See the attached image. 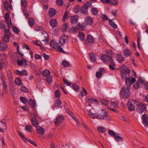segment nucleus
I'll return each instance as SVG.
<instances>
[{
	"instance_id": "nucleus-56",
	"label": "nucleus",
	"mask_w": 148,
	"mask_h": 148,
	"mask_svg": "<svg viewBox=\"0 0 148 148\" xmlns=\"http://www.w3.org/2000/svg\"><path fill=\"white\" fill-rule=\"evenodd\" d=\"M134 87L135 89H138L139 87L140 83L138 81H137L134 84Z\"/></svg>"
},
{
	"instance_id": "nucleus-45",
	"label": "nucleus",
	"mask_w": 148,
	"mask_h": 148,
	"mask_svg": "<svg viewBox=\"0 0 148 148\" xmlns=\"http://www.w3.org/2000/svg\"><path fill=\"white\" fill-rule=\"evenodd\" d=\"M102 103L105 106H107L110 103V101L107 99H103L101 100Z\"/></svg>"
},
{
	"instance_id": "nucleus-48",
	"label": "nucleus",
	"mask_w": 148,
	"mask_h": 148,
	"mask_svg": "<svg viewBox=\"0 0 148 148\" xmlns=\"http://www.w3.org/2000/svg\"><path fill=\"white\" fill-rule=\"evenodd\" d=\"M15 82L16 84L18 86H20L22 84L21 81L18 78H16L15 80Z\"/></svg>"
},
{
	"instance_id": "nucleus-10",
	"label": "nucleus",
	"mask_w": 148,
	"mask_h": 148,
	"mask_svg": "<svg viewBox=\"0 0 148 148\" xmlns=\"http://www.w3.org/2000/svg\"><path fill=\"white\" fill-rule=\"evenodd\" d=\"M9 13H6L5 14V22L7 23V25L8 28H9L10 25H11L12 23L10 19H9Z\"/></svg>"
},
{
	"instance_id": "nucleus-5",
	"label": "nucleus",
	"mask_w": 148,
	"mask_h": 148,
	"mask_svg": "<svg viewBox=\"0 0 148 148\" xmlns=\"http://www.w3.org/2000/svg\"><path fill=\"white\" fill-rule=\"evenodd\" d=\"M48 36L47 33L45 31L43 32L41 36L40 41L43 44H46L48 43Z\"/></svg>"
},
{
	"instance_id": "nucleus-34",
	"label": "nucleus",
	"mask_w": 148,
	"mask_h": 148,
	"mask_svg": "<svg viewBox=\"0 0 148 148\" xmlns=\"http://www.w3.org/2000/svg\"><path fill=\"white\" fill-rule=\"evenodd\" d=\"M91 11L93 15H96L97 14L98 10L96 8H92L91 9Z\"/></svg>"
},
{
	"instance_id": "nucleus-55",
	"label": "nucleus",
	"mask_w": 148,
	"mask_h": 148,
	"mask_svg": "<svg viewBox=\"0 0 148 148\" xmlns=\"http://www.w3.org/2000/svg\"><path fill=\"white\" fill-rule=\"evenodd\" d=\"M62 65L64 67H67L69 65V63L67 61L65 60L62 62Z\"/></svg>"
},
{
	"instance_id": "nucleus-23",
	"label": "nucleus",
	"mask_w": 148,
	"mask_h": 148,
	"mask_svg": "<svg viewBox=\"0 0 148 148\" xmlns=\"http://www.w3.org/2000/svg\"><path fill=\"white\" fill-rule=\"evenodd\" d=\"M56 14V10L53 8H51L49 9V15L50 17L54 16Z\"/></svg>"
},
{
	"instance_id": "nucleus-7",
	"label": "nucleus",
	"mask_w": 148,
	"mask_h": 148,
	"mask_svg": "<svg viewBox=\"0 0 148 148\" xmlns=\"http://www.w3.org/2000/svg\"><path fill=\"white\" fill-rule=\"evenodd\" d=\"M85 22L83 23V26L86 27L87 25H91L93 23L92 18L89 16H86L84 18Z\"/></svg>"
},
{
	"instance_id": "nucleus-42",
	"label": "nucleus",
	"mask_w": 148,
	"mask_h": 148,
	"mask_svg": "<svg viewBox=\"0 0 148 148\" xmlns=\"http://www.w3.org/2000/svg\"><path fill=\"white\" fill-rule=\"evenodd\" d=\"M98 131L101 133H103L106 131V129L102 126H99L98 127Z\"/></svg>"
},
{
	"instance_id": "nucleus-25",
	"label": "nucleus",
	"mask_w": 148,
	"mask_h": 148,
	"mask_svg": "<svg viewBox=\"0 0 148 148\" xmlns=\"http://www.w3.org/2000/svg\"><path fill=\"white\" fill-rule=\"evenodd\" d=\"M7 127L6 125L3 122H1L0 123V131L3 132L4 129H6Z\"/></svg>"
},
{
	"instance_id": "nucleus-4",
	"label": "nucleus",
	"mask_w": 148,
	"mask_h": 148,
	"mask_svg": "<svg viewBox=\"0 0 148 148\" xmlns=\"http://www.w3.org/2000/svg\"><path fill=\"white\" fill-rule=\"evenodd\" d=\"M129 87H124L121 89L120 92V95L122 98H127L129 96L130 93L129 92Z\"/></svg>"
},
{
	"instance_id": "nucleus-37",
	"label": "nucleus",
	"mask_w": 148,
	"mask_h": 148,
	"mask_svg": "<svg viewBox=\"0 0 148 148\" xmlns=\"http://www.w3.org/2000/svg\"><path fill=\"white\" fill-rule=\"evenodd\" d=\"M78 37L81 40H83L84 39V34L82 32H79L78 35Z\"/></svg>"
},
{
	"instance_id": "nucleus-28",
	"label": "nucleus",
	"mask_w": 148,
	"mask_h": 148,
	"mask_svg": "<svg viewBox=\"0 0 148 148\" xmlns=\"http://www.w3.org/2000/svg\"><path fill=\"white\" fill-rule=\"evenodd\" d=\"M87 40L89 43L92 44L94 41V39L92 36L91 35H88L87 37Z\"/></svg>"
},
{
	"instance_id": "nucleus-51",
	"label": "nucleus",
	"mask_w": 148,
	"mask_h": 148,
	"mask_svg": "<svg viewBox=\"0 0 148 148\" xmlns=\"http://www.w3.org/2000/svg\"><path fill=\"white\" fill-rule=\"evenodd\" d=\"M18 135L21 138H22L23 140L25 142L27 143V138L25 137L20 132L18 133Z\"/></svg>"
},
{
	"instance_id": "nucleus-29",
	"label": "nucleus",
	"mask_w": 148,
	"mask_h": 148,
	"mask_svg": "<svg viewBox=\"0 0 148 148\" xmlns=\"http://www.w3.org/2000/svg\"><path fill=\"white\" fill-rule=\"evenodd\" d=\"M3 83V92L2 93V96H3V95L4 94L5 95L7 92V91L6 90V88H7V84L6 83V82H2Z\"/></svg>"
},
{
	"instance_id": "nucleus-27",
	"label": "nucleus",
	"mask_w": 148,
	"mask_h": 148,
	"mask_svg": "<svg viewBox=\"0 0 148 148\" xmlns=\"http://www.w3.org/2000/svg\"><path fill=\"white\" fill-rule=\"evenodd\" d=\"M50 23L51 26L52 27H54L57 25V21L55 19H52L50 21Z\"/></svg>"
},
{
	"instance_id": "nucleus-60",
	"label": "nucleus",
	"mask_w": 148,
	"mask_h": 148,
	"mask_svg": "<svg viewBox=\"0 0 148 148\" xmlns=\"http://www.w3.org/2000/svg\"><path fill=\"white\" fill-rule=\"evenodd\" d=\"M61 104V102L60 100H56V104L55 106L58 107V108L60 107V106Z\"/></svg>"
},
{
	"instance_id": "nucleus-24",
	"label": "nucleus",
	"mask_w": 148,
	"mask_h": 148,
	"mask_svg": "<svg viewBox=\"0 0 148 148\" xmlns=\"http://www.w3.org/2000/svg\"><path fill=\"white\" fill-rule=\"evenodd\" d=\"M7 47V45L4 42H0V50L4 51L6 50Z\"/></svg>"
},
{
	"instance_id": "nucleus-26",
	"label": "nucleus",
	"mask_w": 148,
	"mask_h": 148,
	"mask_svg": "<svg viewBox=\"0 0 148 148\" xmlns=\"http://www.w3.org/2000/svg\"><path fill=\"white\" fill-rule=\"evenodd\" d=\"M88 8L86 6L83 5L81 8V10L82 12L84 14H86L88 12Z\"/></svg>"
},
{
	"instance_id": "nucleus-21",
	"label": "nucleus",
	"mask_w": 148,
	"mask_h": 148,
	"mask_svg": "<svg viewBox=\"0 0 148 148\" xmlns=\"http://www.w3.org/2000/svg\"><path fill=\"white\" fill-rule=\"evenodd\" d=\"M132 51L128 49H125L123 51L124 55L126 57L130 56L132 54Z\"/></svg>"
},
{
	"instance_id": "nucleus-36",
	"label": "nucleus",
	"mask_w": 148,
	"mask_h": 148,
	"mask_svg": "<svg viewBox=\"0 0 148 148\" xmlns=\"http://www.w3.org/2000/svg\"><path fill=\"white\" fill-rule=\"evenodd\" d=\"M69 32L71 34H75L77 32V29L75 27H73L69 29Z\"/></svg>"
},
{
	"instance_id": "nucleus-1",
	"label": "nucleus",
	"mask_w": 148,
	"mask_h": 148,
	"mask_svg": "<svg viewBox=\"0 0 148 148\" xmlns=\"http://www.w3.org/2000/svg\"><path fill=\"white\" fill-rule=\"evenodd\" d=\"M120 69L122 77L125 78V84L127 87L130 88L132 84L136 82V79L132 77H127L130 73V70L128 67L122 66L121 67Z\"/></svg>"
},
{
	"instance_id": "nucleus-20",
	"label": "nucleus",
	"mask_w": 148,
	"mask_h": 148,
	"mask_svg": "<svg viewBox=\"0 0 148 148\" xmlns=\"http://www.w3.org/2000/svg\"><path fill=\"white\" fill-rule=\"evenodd\" d=\"M57 45V41L55 40H52L50 42V47L56 49V47L58 46Z\"/></svg>"
},
{
	"instance_id": "nucleus-17",
	"label": "nucleus",
	"mask_w": 148,
	"mask_h": 148,
	"mask_svg": "<svg viewBox=\"0 0 148 148\" xmlns=\"http://www.w3.org/2000/svg\"><path fill=\"white\" fill-rule=\"evenodd\" d=\"M105 70L104 69L100 68L99 70L95 74L96 77L98 78H101L102 75V73Z\"/></svg>"
},
{
	"instance_id": "nucleus-33",
	"label": "nucleus",
	"mask_w": 148,
	"mask_h": 148,
	"mask_svg": "<svg viewBox=\"0 0 148 148\" xmlns=\"http://www.w3.org/2000/svg\"><path fill=\"white\" fill-rule=\"evenodd\" d=\"M17 63L18 65L20 66L22 65V64H24L26 65V61L25 59H23L21 60H18L17 62Z\"/></svg>"
},
{
	"instance_id": "nucleus-38",
	"label": "nucleus",
	"mask_w": 148,
	"mask_h": 148,
	"mask_svg": "<svg viewBox=\"0 0 148 148\" xmlns=\"http://www.w3.org/2000/svg\"><path fill=\"white\" fill-rule=\"evenodd\" d=\"M119 118L121 120L125 121L127 122H128L129 121V119L127 118L122 115L119 116Z\"/></svg>"
},
{
	"instance_id": "nucleus-14",
	"label": "nucleus",
	"mask_w": 148,
	"mask_h": 148,
	"mask_svg": "<svg viewBox=\"0 0 148 148\" xmlns=\"http://www.w3.org/2000/svg\"><path fill=\"white\" fill-rule=\"evenodd\" d=\"M70 21L72 24L76 23L78 21V17L76 15L71 16L70 17Z\"/></svg>"
},
{
	"instance_id": "nucleus-12",
	"label": "nucleus",
	"mask_w": 148,
	"mask_h": 148,
	"mask_svg": "<svg viewBox=\"0 0 148 148\" xmlns=\"http://www.w3.org/2000/svg\"><path fill=\"white\" fill-rule=\"evenodd\" d=\"M64 117L63 116H59L56 118L55 123L56 125H58L64 121Z\"/></svg>"
},
{
	"instance_id": "nucleus-47",
	"label": "nucleus",
	"mask_w": 148,
	"mask_h": 148,
	"mask_svg": "<svg viewBox=\"0 0 148 148\" xmlns=\"http://www.w3.org/2000/svg\"><path fill=\"white\" fill-rule=\"evenodd\" d=\"M55 49H56V50L59 52H60L61 53H65V52L64 51V50L61 47V46H57L56 47V48Z\"/></svg>"
},
{
	"instance_id": "nucleus-44",
	"label": "nucleus",
	"mask_w": 148,
	"mask_h": 148,
	"mask_svg": "<svg viewBox=\"0 0 148 148\" xmlns=\"http://www.w3.org/2000/svg\"><path fill=\"white\" fill-rule=\"evenodd\" d=\"M109 22L110 25L113 27L114 28H116L117 27V25L115 23L112 21L110 20L109 21Z\"/></svg>"
},
{
	"instance_id": "nucleus-39",
	"label": "nucleus",
	"mask_w": 148,
	"mask_h": 148,
	"mask_svg": "<svg viewBox=\"0 0 148 148\" xmlns=\"http://www.w3.org/2000/svg\"><path fill=\"white\" fill-rule=\"evenodd\" d=\"M84 27L83 26V23H82V25L80 24H79L75 26L76 29H77L79 30H83V28Z\"/></svg>"
},
{
	"instance_id": "nucleus-15",
	"label": "nucleus",
	"mask_w": 148,
	"mask_h": 148,
	"mask_svg": "<svg viewBox=\"0 0 148 148\" xmlns=\"http://www.w3.org/2000/svg\"><path fill=\"white\" fill-rule=\"evenodd\" d=\"M36 132L39 134L43 135L44 134V129L40 126L36 127Z\"/></svg>"
},
{
	"instance_id": "nucleus-13",
	"label": "nucleus",
	"mask_w": 148,
	"mask_h": 148,
	"mask_svg": "<svg viewBox=\"0 0 148 148\" xmlns=\"http://www.w3.org/2000/svg\"><path fill=\"white\" fill-rule=\"evenodd\" d=\"M14 73L15 74L20 76L22 75L26 76L28 74L27 71L25 70H23L21 71L17 70L15 71Z\"/></svg>"
},
{
	"instance_id": "nucleus-30",
	"label": "nucleus",
	"mask_w": 148,
	"mask_h": 148,
	"mask_svg": "<svg viewBox=\"0 0 148 148\" xmlns=\"http://www.w3.org/2000/svg\"><path fill=\"white\" fill-rule=\"evenodd\" d=\"M28 23L29 25L31 27L33 26L35 23L34 20L32 18H29Z\"/></svg>"
},
{
	"instance_id": "nucleus-18",
	"label": "nucleus",
	"mask_w": 148,
	"mask_h": 148,
	"mask_svg": "<svg viewBox=\"0 0 148 148\" xmlns=\"http://www.w3.org/2000/svg\"><path fill=\"white\" fill-rule=\"evenodd\" d=\"M116 60L119 63H123L124 61L123 57L121 55L117 54L115 57Z\"/></svg>"
},
{
	"instance_id": "nucleus-46",
	"label": "nucleus",
	"mask_w": 148,
	"mask_h": 148,
	"mask_svg": "<svg viewBox=\"0 0 148 148\" xmlns=\"http://www.w3.org/2000/svg\"><path fill=\"white\" fill-rule=\"evenodd\" d=\"M29 103L30 106L32 108H34L35 106V103L34 101L32 99L29 100Z\"/></svg>"
},
{
	"instance_id": "nucleus-40",
	"label": "nucleus",
	"mask_w": 148,
	"mask_h": 148,
	"mask_svg": "<svg viewBox=\"0 0 148 148\" xmlns=\"http://www.w3.org/2000/svg\"><path fill=\"white\" fill-rule=\"evenodd\" d=\"M50 73V71L49 70H45L42 73V75L44 76H47L49 75Z\"/></svg>"
},
{
	"instance_id": "nucleus-32",
	"label": "nucleus",
	"mask_w": 148,
	"mask_h": 148,
	"mask_svg": "<svg viewBox=\"0 0 148 148\" xmlns=\"http://www.w3.org/2000/svg\"><path fill=\"white\" fill-rule=\"evenodd\" d=\"M31 121L32 125L35 127H37L38 123L37 120L34 118L32 117L31 119Z\"/></svg>"
},
{
	"instance_id": "nucleus-64",
	"label": "nucleus",
	"mask_w": 148,
	"mask_h": 148,
	"mask_svg": "<svg viewBox=\"0 0 148 148\" xmlns=\"http://www.w3.org/2000/svg\"><path fill=\"white\" fill-rule=\"evenodd\" d=\"M60 93L58 90H56L55 92V97L57 98H58L60 97Z\"/></svg>"
},
{
	"instance_id": "nucleus-8",
	"label": "nucleus",
	"mask_w": 148,
	"mask_h": 148,
	"mask_svg": "<svg viewBox=\"0 0 148 148\" xmlns=\"http://www.w3.org/2000/svg\"><path fill=\"white\" fill-rule=\"evenodd\" d=\"M68 40V36L65 34L61 36L60 38L59 43L61 45H64Z\"/></svg>"
},
{
	"instance_id": "nucleus-61",
	"label": "nucleus",
	"mask_w": 148,
	"mask_h": 148,
	"mask_svg": "<svg viewBox=\"0 0 148 148\" xmlns=\"http://www.w3.org/2000/svg\"><path fill=\"white\" fill-rule=\"evenodd\" d=\"M20 100L23 103H25L28 102V99L24 97H21Z\"/></svg>"
},
{
	"instance_id": "nucleus-41",
	"label": "nucleus",
	"mask_w": 148,
	"mask_h": 148,
	"mask_svg": "<svg viewBox=\"0 0 148 148\" xmlns=\"http://www.w3.org/2000/svg\"><path fill=\"white\" fill-rule=\"evenodd\" d=\"M108 3H110L111 5H115L118 3L117 0H109Z\"/></svg>"
},
{
	"instance_id": "nucleus-49",
	"label": "nucleus",
	"mask_w": 148,
	"mask_h": 148,
	"mask_svg": "<svg viewBox=\"0 0 148 148\" xmlns=\"http://www.w3.org/2000/svg\"><path fill=\"white\" fill-rule=\"evenodd\" d=\"M90 59L92 62H95L96 61V58L93 53H92L90 55Z\"/></svg>"
},
{
	"instance_id": "nucleus-53",
	"label": "nucleus",
	"mask_w": 148,
	"mask_h": 148,
	"mask_svg": "<svg viewBox=\"0 0 148 148\" xmlns=\"http://www.w3.org/2000/svg\"><path fill=\"white\" fill-rule=\"evenodd\" d=\"M47 82L49 84H50L52 82V76H50L47 77L46 79Z\"/></svg>"
},
{
	"instance_id": "nucleus-19",
	"label": "nucleus",
	"mask_w": 148,
	"mask_h": 148,
	"mask_svg": "<svg viewBox=\"0 0 148 148\" xmlns=\"http://www.w3.org/2000/svg\"><path fill=\"white\" fill-rule=\"evenodd\" d=\"M7 76L10 82H12L14 81V79L12 76L11 71L10 70H8L7 71Z\"/></svg>"
},
{
	"instance_id": "nucleus-31",
	"label": "nucleus",
	"mask_w": 148,
	"mask_h": 148,
	"mask_svg": "<svg viewBox=\"0 0 148 148\" xmlns=\"http://www.w3.org/2000/svg\"><path fill=\"white\" fill-rule=\"evenodd\" d=\"M128 109L130 111L134 110V106L132 103L131 102H129L127 104Z\"/></svg>"
},
{
	"instance_id": "nucleus-35",
	"label": "nucleus",
	"mask_w": 148,
	"mask_h": 148,
	"mask_svg": "<svg viewBox=\"0 0 148 148\" xmlns=\"http://www.w3.org/2000/svg\"><path fill=\"white\" fill-rule=\"evenodd\" d=\"M21 3L22 8L23 9H25L27 5V2L25 0H21Z\"/></svg>"
},
{
	"instance_id": "nucleus-22",
	"label": "nucleus",
	"mask_w": 148,
	"mask_h": 148,
	"mask_svg": "<svg viewBox=\"0 0 148 148\" xmlns=\"http://www.w3.org/2000/svg\"><path fill=\"white\" fill-rule=\"evenodd\" d=\"M120 134L119 133H116V134L114 136V138L115 140L118 142H122L123 140V137L120 136Z\"/></svg>"
},
{
	"instance_id": "nucleus-6",
	"label": "nucleus",
	"mask_w": 148,
	"mask_h": 148,
	"mask_svg": "<svg viewBox=\"0 0 148 148\" xmlns=\"http://www.w3.org/2000/svg\"><path fill=\"white\" fill-rule=\"evenodd\" d=\"M137 111L140 113H145L146 111V107L145 105L142 103H138L137 104Z\"/></svg>"
},
{
	"instance_id": "nucleus-52",
	"label": "nucleus",
	"mask_w": 148,
	"mask_h": 148,
	"mask_svg": "<svg viewBox=\"0 0 148 148\" xmlns=\"http://www.w3.org/2000/svg\"><path fill=\"white\" fill-rule=\"evenodd\" d=\"M108 133L111 136H114L116 134V133H115L114 131L110 130H108Z\"/></svg>"
},
{
	"instance_id": "nucleus-62",
	"label": "nucleus",
	"mask_w": 148,
	"mask_h": 148,
	"mask_svg": "<svg viewBox=\"0 0 148 148\" xmlns=\"http://www.w3.org/2000/svg\"><path fill=\"white\" fill-rule=\"evenodd\" d=\"M4 7L5 9L8 10L9 4L8 2L7 1H5L4 3Z\"/></svg>"
},
{
	"instance_id": "nucleus-2",
	"label": "nucleus",
	"mask_w": 148,
	"mask_h": 148,
	"mask_svg": "<svg viewBox=\"0 0 148 148\" xmlns=\"http://www.w3.org/2000/svg\"><path fill=\"white\" fill-rule=\"evenodd\" d=\"M88 114L90 117L92 119H98L101 120H106L108 121L111 120V118L108 115L106 109H101L98 112L97 115L92 112L91 110H88Z\"/></svg>"
},
{
	"instance_id": "nucleus-16",
	"label": "nucleus",
	"mask_w": 148,
	"mask_h": 148,
	"mask_svg": "<svg viewBox=\"0 0 148 148\" xmlns=\"http://www.w3.org/2000/svg\"><path fill=\"white\" fill-rule=\"evenodd\" d=\"M90 103L97 104H98V102L96 99H94L92 98H90L87 99L86 101V104L89 103V105L90 106Z\"/></svg>"
},
{
	"instance_id": "nucleus-54",
	"label": "nucleus",
	"mask_w": 148,
	"mask_h": 148,
	"mask_svg": "<svg viewBox=\"0 0 148 148\" xmlns=\"http://www.w3.org/2000/svg\"><path fill=\"white\" fill-rule=\"evenodd\" d=\"M63 81L64 82V83L66 84L67 86H69L71 85V83L67 79L64 78L63 79Z\"/></svg>"
},
{
	"instance_id": "nucleus-50",
	"label": "nucleus",
	"mask_w": 148,
	"mask_h": 148,
	"mask_svg": "<svg viewBox=\"0 0 148 148\" xmlns=\"http://www.w3.org/2000/svg\"><path fill=\"white\" fill-rule=\"evenodd\" d=\"M67 27V24L66 23H65L61 27V30L62 32L66 31Z\"/></svg>"
},
{
	"instance_id": "nucleus-57",
	"label": "nucleus",
	"mask_w": 148,
	"mask_h": 148,
	"mask_svg": "<svg viewBox=\"0 0 148 148\" xmlns=\"http://www.w3.org/2000/svg\"><path fill=\"white\" fill-rule=\"evenodd\" d=\"M79 6L77 5L74 8L73 12L75 13H77L79 12Z\"/></svg>"
},
{
	"instance_id": "nucleus-59",
	"label": "nucleus",
	"mask_w": 148,
	"mask_h": 148,
	"mask_svg": "<svg viewBox=\"0 0 148 148\" xmlns=\"http://www.w3.org/2000/svg\"><path fill=\"white\" fill-rule=\"evenodd\" d=\"M118 103L117 101H112L111 103V106H113L114 108H116L118 106Z\"/></svg>"
},
{
	"instance_id": "nucleus-3",
	"label": "nucleus",
	"mask_w": 148,
	"mask_h": 148,
	"mask_svg": "<svg viewBox=\"0 0 148 148\" xmlns=\"http://www.w3.org/2000/svg\"><path fill=\"white\" fill-rule=\"evenodd\" d=\"M106 53L108 54V55L102 54L101 56V59L104 63L106 62L110 61L111 64L114 65V62L112 59L113 56V53L111 50L107 51Z\"/></svg>"
},
{
	"instance_id": "nucleus-58",
	"label": "nucleus",
	"mask_w": 148,
	"mask_h": 148,
	"mask_svg": "<svg viewBox=\"0 0 148 148\" xmlns=\"http://www.w3.org/2000/svg\"><path fill=\"white\" fill-rule=\"evenodd\" d=\"M25 130L29 132H31L32 131L31 126L30 125L26 126H25Z\"/></svg>"
},
{
	"instance_id": "nucleus-9",
	"label": "nucleus",
	"mask_w": 148,
	"mask_h": 148,
	"mask_svg": "<svg viewBox=\"0 0 148 148\" xmlns=\"http://www.w3.org/2000/svg\"><path fill=\"white\" fill-rule=\"evenodd\" d=\"M10 35V33L9 30V28H7V29L5 30V34L3 37V40L6 42H9V38Z\"/></svg>"
},
{
	"instance_id": "nucleus-43",
	"label": "nucleus",
	"mask_w": 148,
	"mask_h": 148,
	"mask_svg": "<svg viewBox=\"0 0 148 148\" xmlns=\"http://www.w3.org/2000/svg\"><path fill=\"white\" fill-rule=\"evenodd\" d=\"M1 77L2 82H6V78L5 76V73L3 71L1 72Z\"/></svg>"
},
{
	"instance_id": "nucleus-63",
	"label": "nucleus",
	"mask_w": 148,
	"mask_h": 148,
	"mask_svg": "<svg viewBox=\"0 0 148 148\" xmlns=\"http://www.w3.org/2000/svg\"><path fill=\"white\" fill-rule=\"evenodd\" d=\"M12 29L13 32L16 34H18L19 32V30L15 26H13L12 27Z\"/></svg>"
},
{
	"instance_id": "nucleus-11",
	"label": "nucleus",
	"mask_w": 148,
	"mask_h": 148,
	"mask_svg": "<svg viewBox=\"0 0 148 148\" xmlns=\"http://www.w3.org/2000/svg\"><path fill=\"white\" fill-rule=\"evenodd\" d=\"M142 123L145 127L148 126V116L147 115L145 114L143 116Z\"/></svg>"
}]
</instances>
